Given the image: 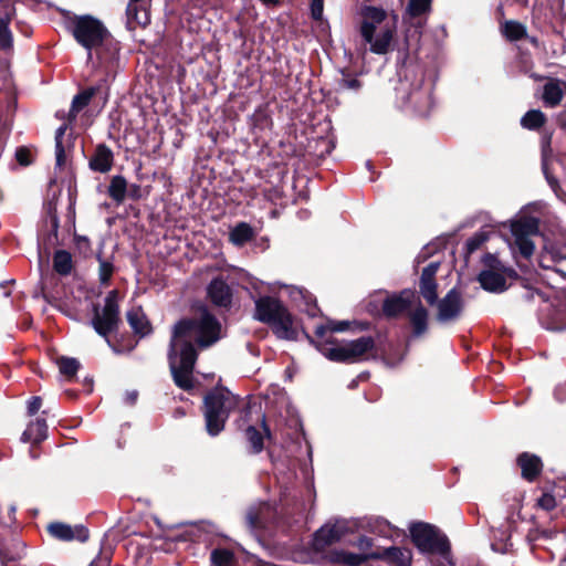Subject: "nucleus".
<instances>
[{"instance_id": "obj_48", "label": "nucleus", "mask_w": 566, "mask_h": 566, "mask_svg": "<svg viewBox=\"0 0 566 566\" xmlns=\"http://www.w3.org/2000/svg\"><path fill=\"white\" fill-rule=\"evenodd\" d=\"M297 293L304 301V307L302 311H304L310 317H316L319 313V308L312 295L305 294L302 290H298Z\"/></svg>"}, {"instance_id": "obj_54", "label": "nucleus", "mask_w": 566, "mask_h": 566, "mask_svg": "<svg viewBox=\"0 0 566 566\" xmlns=\"http://www.w3.org/2000/svg\"><path fill=\"white\" fill-rule=\"evenodd\" d=\"M42 406V400L40 397H32L28 402V412L29 415H35Z\"/></svg>"}, {"instance_id": "obj_15", "label": "nucleus", "mask_w": 566, "mask_h": 566, "mask_svg": "<svg viewBox=\"0 0 566 566\" xmlns=\"http://www.w3.org/2000/svg\"><path fill=\"white\" fill-rule=\"evenodd\" d=\"M211 303L218 307L229 308L232 303V290L222 277H214L207 287Z\"/></svg>"}, {"instance_id": "obj_12", "label": "nucleus", "mask_w": 566, "mask_h": 566, "mask_svg": "<svg viewBox=\"0 0 566 566\" xmlns=\"http://www.w3.org/2000/svg\"><path fill=\"white\" fill-rule=\"evenodd\" d=\"M416 301H419L416 292L412 290H403L398 294L388 296L382 304V311L386 316L395 317L406 313Z\"/></svg>"}, {"instance_id": "obj_49", "label": "nucleus", "mask_w": 566, "mask_h": 566, "mask_svg": "<svg viewBox=\"0 0 566 566\" xmlns=\"http://www.w3.org/2000/svg\"><path fill=\"white\" fill-rule=\"evenodd\" d=\"M13 38L9 25L0 27V50L8 51L12 48Z\"/></svg>"}, {"instance_id": "obj_16", "label": "nucleus", "mask_w": 566, "mask_h": 566, "mask_svg": "<svg viewBox=\"0 0 566 566\" xmlns=\"http://www.w3.org/2000/svg\"><path fill=\"white\" fill-rule=\"evenodd\" d=\"M381 554L379 552L370 553H352L346 549H335L331 553V560L335 564L345 566H360L369 559H379Z\"/></svg>"}, {"instance_id": "obj_9", "label": "nucleus", "mask_w": 566, "mask_h": 566, "mask_svg": "<svg viewBox=\"0 0 566 566\" xmlns=\"http://www.w3.org/2000/svg\"><path fill=\"white\" fill-rule=\"evenodd\" d=\"M410 534L415 545L423 553H449L450 545L447 537L434 526L418 522L410 525Z\"/></svg>"}, {"instance_id": "obj_1", "label": "nucleus", "mask_w": 566, "mask_h": 566, "mask_svg": "<svg viewBox=\"0 0 566 566\" xmlns=\"http://www.w3.org/2000/svg\"><path fill=\"white\" fill-rule=\"evenodd\" d=\"M220 332V323L206 310L199 317L181 319L174 326L168 359L178 387L185 390L193 387L192 371L197 360L195 344L208 347L219 340Z\"/></svg>"}, {"instance_id": "obj_6", "label": "nucleus", "mask_w": 566, "mask_h": 566, "mask_svg": "<svg viewBox=\"0 0 566 566\" xmlns=\"http://www.w3.org/2000/svg\"><path fill=\"white\" fill-rule=\"evenodd\" d=\"M239 402V397L226 388H216L205 397L206 428L210 436H217L224 429L230 412Z\"/></svg>"}, {"instance_id": "obj_46", "label": "nucleus", "mask_w": 566, "mask_h": 566, "mask_svg": "<svg viewBox=\"0 0 566 566\" xmlns=\"http://www.w3.org/2000/svg\"><path fill=\"white\" fill-rule=\"evenodd\" d=\"M245 437L250 442L252 450L254 453H259L263 449V438L260 431L253 427L249 426L245 430Z\"/></svg>"}, {"instance_id": "obj_40", "label": "nucleus", "mask_w": 566, "mask_h": 566, "mask_svg": "<svg viewBox=\"0 0 566 566\" xmlns=\"http://www.w3.org/2000/svg\"><path fill=\"white\" fill-rule=\"evenodd\" d=\"M490 233L491 231L482 229L470 237L465 242L467 253L472 254L479 250L489 240Z\"/></svg>"}, {"instance_id": "obj_44", "label": "nucleus", "mask_w": 566, "mask_h": 566, "mask_svg": "<svg viewBox=\"0 0 566 566\" xmlns=\"http://www.w3.org/2000/svg\"><path fill=\"white\" fill-rule=\"evenodd\" d=\"M14 14V2L12 0H0V27L9 25Z\"/></svg>"}, {"instance_id": "obj_41", "label": "nucleus", "mask_w": 566, "mask_h": 566, "mask_svg": "<svg viewBox=\"0 0 566 566\" xmlns=\"http://www.w3.org/2000/svg\"><path fill=\"white\" fill-rule=\"evenodd\" d=\"M233 554L226 548H217L211 552V563L213 566H231Z\"/></svg>"}, {"instance_id": "obj_30", "label": "nucleus", "mask_w": 566, "mask_h": 566, "mask_svg": "<svg viewBox=\"0 0 566 566\" xmlns=\"http://www.w3.org/2000/svg\"><path fill=\"white\" fill-rule=\"evenodd\" d=\"M97 90L98 87L92 86L74 96L69 114L70 119H74L76 115L90 104Z\"/></svg>"}, {"instance_id": "obj_52", "label": "nucleus", "mask_w": 566, "mask_h": 566, "mask_svg": "<svg viewBox=\"0 0 566 566\" xmlns=\"http://www.w3.org/2000/svg\"><path fill=\"white\" fill-rule=\"evenodd\" d=\"M126 197L133 200H139L143 197V189L138 184H127Z\"/></svg>"}, {"instance_id": "obj_43", "label": "nucleus", "mask_w": 566, "mask_h": 566, "mask_svg": "<svg viewBox=\"0 0 566 566\" xmlns=\"http://www.w3.org/2000/svg\"><path fill=\"white\" fill-rule=\"evenodd\" d=\"M432 0H409L407 12L410 17H420L430 11Z\"/></svg>"}, {"instance_id": "obj_56", "label": "nucleus", "mask_w": 566, "mask_h": 566, "mask_svg": "<svg viewBox=\"0 0 566 566\" xmlns=\"http://www.w3.org/2000/svg\"><path fill=\"white\" fill-rule=\"evenodd\" d=\"M433 245L430 244L424 247L417 258L418 263L424 261L433 252Z\"/></svg>"}, {"instance_id": "obj_11", "label": "nucleus", "mask_w": 566, "mask_h": 566, "mask_svg": "<svg viewBox=\"0 0 566 566\" xmlns=\"http://www.w3.org/2000/svg\"><path fill=\"white\" fill-rule=\"evenodd\" d=\"M437 303V321L440 323H449L458 319L464 306L462 295L455 287L451 289L446 296Z\"/></svg>"}, {"instance_id": "obj_13", "label": "nucleus", "mask_w": 566, "mask_h": 566, "mask_svg": "<svg viewBox=\"0 0 566 566\" xmlns=\"http://www.w3.org/2000/svg\"><path fill=\"white\" fill-rule=\"evenodd\" d=\"M440 266V262L434 261L429 263L421 273L419 289L422 297L429 305L438 302V284L436 282V274Z\"/></svg>"}, {"instance_id": "obj_8", "label": "nucleus", "mask_w": 566, "mask_h": 566, "mask_svg": "<svg viewBox=\"0 0 566 566\" xmlns=\"http://www.w3.org/2000/svg\"><path fill=\"white\" fill-rule=\"evenodd\" d=\"M119 321L117 291L113 290L106 295L102 310H99L98 306L94 307V315L91 324L95 332L103 336L107 344L112 346L108 335L117 329Z\"/></svg>"}, {"instance_id": "obj_21", "label": "nucleus", "mask_w": 566, "mask_h": 566, "mask_svg": "<svg viewBox=\"0 0 566 566\" xmlns=\"http://www.w3.org/2000/svg\"><path fill=\"white\" fill-rule=\"evenodd\" d=\"M517 463L521 467L522 476L528 481L535 480L542 471V461L535 454L524 452L517 458Z\"/></svg>"}, {"instance_id": "obj_63", "label": "nucleus", "mask_w": 566, "mask_h": 566, "mask_svg": "<svg viewBox=\"0 0 566 566\" xmlns=\"http://www.w3.org/2000/svg\"><path fill=\"white\" fill-rule=\"evenodd\" d=\"M559 566H566V557L560 560Z\"/></svg>"}, {"instance_id": "obj_28", "label": "nucleus", "mask_w": 566, "mask_h": 566, "mask_svg": "<svg viewBox=\"0 0 566 566\" xmlns=\"http://www.w3.org/2000/svg\"><path fill=\"white\" fill-rule=\"evenodd\" d=\"M551 142H552V137L548 136V135L544 136L542 138V143H541V146H542V169H543V172H544L545 178H546L547 182L549 184V186L552 188H555V187L558 186V181L549 172V161H551V158H552Z\"/></svg>"}, {"instance_id": "obj_58", "label": "nucleus", "mask_w": 566, "mask_h": 566, "mask_svg": "<svg viewBox=\"0 0 566 566\" xmlns=\"http://www.w3.org/2000/svg\"><path fill=\"white\" fill-rule=\"evenodd\" d=\"M75 240L78 249L84 250L90 248V241L86 237H76Z\"/></svg>"}, {"instance_id": "obj_2", "label": "nucleus", "mask_w": 566, "mask_h": 566, "mask_svg": "<svg viewBox=\"0 0 566 566\" xmlns=\"http://www.w3.org/2000/svg\"><path fill=\"white\" fill-rule=\"evenodd\" d=\"M63 24L76 43L86 51L87 63L94 69H102L106 75L115 72L119 43L101 20L90 14L66 12L63 15Z\"/></svg>"}, {"instance_id": "obj_47", "label": "nucleus", "mask_w": 566, "mask_h": 566, "mask_svg": "<svg viewBox=\"0 0 566 566\" xmlns=\"http://www.w3.org/2000/svg\"><path fill=\"white\" fill-rule=\"evenodd\" d=\"M517 249L520 254L525 259H528L534 252V242L531 238H514V249Z\"/></svg>"}, {"instance_id": "obj_20", "label": "nucleus", "mask_w": 566, "mask_h": 566, "mask_svg": "<svg viewBox=\"0 0 566 566\" xmlns=\"http://www.w3.org/2000/svg\"><path fill=\"white\" fill-rule=\"evenodd\" d=\"M344 531L339 525H324L314 534V545L316 548H324L342 538Z\"/></svg>"}, {"instance_id": "obj_5", "label": "nucleus", "mask_w": 566, "mask_h": 566, "mask_svg": "<svg viewBox=\"0 0 566 566\" xmlns=\"http://www.w3.org/2000/svg\"><path fill=\"white\" fill-rule=\"evenodd\" d=\"M254 317L272 328L276 337L294 340L297 338V327L287 308L276 298L262 296L255 301Z\"/></svg>"}, {"instance_id": "obj_24", "label": "nucleus", "mask_w": 566, "mask_h": 566, "mask_svg": "<svg viewBox=\"0 0 566 566\" xmlns=\"http://www.w3.org/2000/svg\"><path fill=\"white\" fill-rule=\"evenodd\" d=\"M48 436V424L45 419L38 418L35 421L29 423L23 431L21 440L23 442L40 443Z\"/></svg>"}, {"instance_id": "obj_34", "label": "nucleus", "mask_w": 566, "mask_h": 566, "mask_svg": "<svg viewBox=\"0 0 566 566\" xmlns=\"http://www.w3.org/2000/svg\"><path fill=\"white\" fill-rule=\"evenodd\" d=\"M347 322H339V323H328L327 325L325 324H319L317 326H315V329H314V333H315V336L318 338V339H324L327 332H343L347 328ZM306 335V338L310 340L311 344L313 345H317V343H323L322 340H314V338L312 336H310L308 334H305ZM328 339H326L324 343H326Z\"/></svg>"}, {"instance_id": "obj_14", "label": "nucleus", "mask_w": 566, "mask_h": 566, "mask_svg": "<svg viewBox=\"0 0 566 566\" xmlns=\"http://www.w3.org/2000/svg\"><path fill=\"white\" fill-rule=\"evenodd\" d=\"M51 536L60 541H78L85 542L88 539V531L83 525L71 526L64 523H51L48 526Z\"/></svg>"}, {"instance_id": "obj_19", "label": "nucleus", "mask_w": 566, "mask_h": 566, "mask_svg": "<svg viewBox=\"0 0 566 566\" xmlns=\"http://www.w3.org/2000/svg\"><path fill=\"white\" fill-rule=\"evenodd\" d=\"M566 88V83L551 78L543 88V102L548 107L557 106L563 97Z\"/></svg>"}, {"instance_id": "obj_57", "label": "nucleus", "mask_w": 566, "mask_h": 566, "mask_svg": "<svg viewBox=\"0 0 566 566\" xmlns=\"http://www.w3.org/2000/svg\"><path fill=\"white\" fill-rule=\"evenodd\" d=\"M138 392L136 390L127 391L125 395V402L128 405H134L137 400Z\"/></svg>"}, {"instance_id": "obj_50", "label": "nucleus", "mask_w": 566, "mask_h": 566, "mask_svg": "<svg viewBox=\"0 0 566 566\" xmlns=\"http://www.w3.org/2000/svg\"><path fill=\"white\" fill-rule=\"evenodd\" d=\"M537 505L545 510V511H551L553 509H555L556 506V500L555 497L549 494V493H544L542 494V496L537 500Z\"/></svg>"}, {"instance_id": "obj_37", "label": "nucleus", "mask_w": 566, "mask_h": 566, "mask_svg": "<svg viewBox=\"0 0 566 566\" xmlns=\"http://www.w3.org/2000/svg\"><path fill=\"white\" fill-rule=\"evenodd\" d=\"M545 120L546 117L543 112L539 109H531L521 118V125L526 129L534 130L542 127Z\"/></svg>"}, {"instance_id": "obj_64", "label": "nucleus", "mask_w": 566, "mask_h": 566, "mask_svg": "<svg viewBox=\"0 0 566 566\" xmlns=\"http://www.w3.org/2000/svg\"><path fill=\"white\" fill-rule=\"evenodd\" d=\"M112 348H113V350H114L115 353H120V350H119V349H117L115 346H112Z\"/></svg>"}, {"instance_id": "obj_39", "label": "nucleus", "mask_w": 566, "mask_h": 566, "mask_svg": "<svg viewBox=\"0 0 566 566\" xmlns=\"http://www.w3.org/2000/svg\"><path fill=\"white\" fill-rule=\"evenodd\" d=\"M67 129L66 124L61 125L55 132V160L56 166L62 167L65 163V148L63 139Z\"/></svg>"}, {"instance_id": "obj_27", "label": "nucleus", "mask_w": 566, "mask_h": 566, "mask_svg": "<svg viewBox=\"0 0 566 566\" xmlns=\"http://www.w3.org/2000/svg\"><path fill=\"white\" fill-rule=\"evenodd\" d=\"M381 557L379 559H387L395 566H410L411 552L400 547H389L379 552Z\"/></svg>"}, {"instance_id": "obj_35", "label": "nucleus", "mask_w": 566, "mask_h": 566, "mask_svg": "<svg viewBox=\"0 0 566 566\" xmlns=\"http://www.w3.org/2000/svg\"><path fill=\"white\" fill-rule=\"evenodd\" d=\"M73 268L71 253L65 250H57L53 255V269L60 275H67Z\"/></svg>"}, {"instance_id": "obj_26", "label": "nucleus", "mask_w": 566, "mask_h": 566, "mask_svg": "<svg viewBox=\"0 0 566 566\" xmlns=\"http://www.w3.org/2000/svg\"><path fill=\"white\" fill-rule=\"evenodd\" d=\"M409 319L413 337H420L427 332L428 311L420 303H418V306L409 313Z\"/></svg>"}, {"instance_id": "obj_61", "label": "nucleus", "mask_w": 566, "mask_h": 566, "mask_svg": "<svg viewBox=\"0 0 566 566\" xmlns=\"http://www.w3.org/2000/svg\"><path fill=\"white\" fill-rule=\"evenodd\" d=\"M57 226H59L57 218H56V217H53V218H52V227H53V229H54V230H56V229H57Z\"/></svg>"}, {"instance_id": "obj_32", "label": "nucleus", "mask_w": 566, "mask_h": 566, "mask_svg": "<svg viewBox=\"0 0 566 566\" xmlns=\"http://www.w3.org/2000/svg\"><path fill=\"white\" fill-rule=\"evenodd\" d=\"M127 181L120 176H113L108 186V196L116 202L122 203L126 199Z\"/></svg>"}, {"instance_id": "obj_22", "label": "nucleus", "mask_w": 566, "mask_h": 566, "mask_svg": "<svg viewBox=\"0 0 566 566\" xmlns=\"http://www.w3.org/2000/svg\"><path fill=\"white\" fill-rule=\"evenodd\" d=\"M479 282L481 286L489 292L501 293L506 290L505 277L501 273L492 270L482 271L479 274Z\"/></svg>"}, {"instance_id": "obj_38", "label": "nucleus", "mask_w": 566, "mask_h": 566, "mask_svg": "<svg viewBox=\"0 0 566 566\" xmlns=\"http://www.w3.org/2000/svg\"><path fill=\"white\" fill-rule=\"evenodd\" d=\"M502 32L511 41H517L525 36V27L516 21H506L502 27Z\"/></svg>"}, {"instance_id": "obj_29", "label": "nucleus", "mask_w": 566, "mask_h": 566, "mask_svg": "<svg viewBox=\"0 0 566 566\" xmlns=\"http://www.w3.org/2000/svg\"><path fill=\"white\" fill-rule=\"evenodd\" d=\"M271 513V505L269 503H262L256 510L250 509L247 514V523L251 530H258L264 526L268 517Z\"/></svg>"}, {"instance_id": "obj_51", "label": "nucleus", "mask_w": 566, "mask_h": 566, "mask_svg": "<svg viewBox=\"0 0 566 566\" xmlns=\"http://www.w3.org/2000/svg\"><path fill=\"white\" fill-rule=\"evenodd\" d=\"M360 553H370L374 552L371 548L374 546V541L367 536H360L354 544Z\"/></svg>"}, {"instance_id": "obj_45", "label": "nucleus", "mask_w": 566, "mask_h": 566, "mask_svg": "<svg viewBox=\"0 0 566 566\" xmlns=\"http://www.w3.org/2000/svg\"><path fill=\"white\" fill-rule=\"evenodd\" d=\"M99 262L98 277L102 285H108L111 277L114 273V265L112 262L102 259L101 254L97 255Z\"/></svg>"}, {"instance_id": "obj_59", "label": "nucleus", "mask_w": 566, "mask_h": 566, "mask_svg": "<svg viewBox=\"0 0 566 566\" xmlns=\"http://www.w3.org/2000/svg\"><path fill=\"white\" fill-rule=\"evenodd\" d=\"M108 565H109V558L107 556L97 557L94 560H92V563L90 564V566H108Z\"/></svg>"}, {"instance_id": "obj_7", "label": "nucleus", "mask_w": 566, "mask_h": 566, "mask_svg": "<svg viewBox=\"0 0 566 566\" xmlns=\"http://www.w3.org/2000/svg\"><path fill=\"white\" fill-rule=\"evenodd\" d=\"M375 342L370 336H361L349 342L334 344L332 340L317 343V350L326 358L339 363H356L365 359L374 349Z\"/></svg>"}, {"instance_id": "obj_42", "label": "nucleus", "mask_w": 566, "mask_h": 566, "mask_svg": "<svg viewBox=\"0 0 566 566\" xmlns=\"http://www.w3.org/2000/svg\"><path fill=\"white\" fill-rule=\"evenodd\" d=\"M57 364H59L60 373L67 378L75 376V374L77 373V370L80 368V363L75 358L61 357L57 360Z\"/></svg>"}, {"instance_id": "obj_10", "label": "nucleus", "mask_w": 566, "mask_h": 566, "mask_svg": "<svg viewBox=\"0 0 566 566\" xmlns=\"http://www.w3.org/2000/svg\"><path fill=\"white\" fill-rule=\"evenodd\" d=\"M539 319L547 329H566V293H556L551 300L545 301L539 310Z\"/></svg>"}, {"instance_id": "obj_31", "label": "nucleus", "mask_w": 566, "mask_h": 566, "mask_svg": "<svg viewBox=\"0 0 566 566\" xmlns=\"http://www.w3.org/2000/svg\"><path fill=\"white\" fill-rule=\"evenodd\" d=\"M363 527L382 537L391 536L394 531L392 525L387 520L379 516L367 518Z\"/></svg>"}, {"instance_id": "obj_53", "label": "nucleus", "mask_w": 566, "mask_h": 566, "mask_svg": "<svg viewBox=\"0 0 566 566\" xmlns=\"http://www.w3.org/2000/svg\"><path fill=\"white\" fill-rule=\"evenodd\" d=\"M323 3L324 0H312L311 2V14L314 20H319L323 15Z\"/></svg>"}, {"instance_id": "obj_36", "label": "nucleus", "mask_w": 566, "mask_h": 566, "mask_svg": "<svg viewBox=\"0 0 566 566\" xmlns=\"http://www.w3.org/2000/svg\"><path fill=\"white\" fill-rule=\"evenodd\" d=\"M142 0H129L126 12L129 19L138 24L146 25L149 22L147 10L139 3Z\"/></svg>"}, {"instance_id": "obj_60", "label": "nucleus", "mask_w": 566, "mask_h": 566, "mask_svg": "<svg viewBox=\"0 0 566 566\" xmlns=\"http://www.w3.org/2000/svg\"><path fill=\"white\" fill-rule=\"evenodd\" d=\"M17 158H18L19 163H21L23 165L28 164V161L25 160V150L24 149H19L17 151Z\"/></svg>"}, {"instance_id": "obj_18", "label": "nucleus", "mask_w": 566, "mask_h": 566, "mask_svg": "<svg viewBox=\"0 0 566 566\" xmlns=\"http://www.w3.org/2000/svg\"><path fill=\"white\" fill-rule=\"evenodd\" d=\"M113 163L114 155L112 149L105 144H99L90 159V168L94 171L105 174L112 169Z\"/></svg>"}, {"instance_id": "obj_33", "label": "nucleus", "mask_w": 566, "mask_h": 566, "mask_svg": "<svg viewBox=\"0 0 566 566\" xmlns=\"http://www.w3.org/2000/svg\"><path fill=\"white\" fill-rule=\"evenodd\" d=\"M254 235L253 229L247 222L238 223L230 232V241L238 247L249 242Z\"/></svg>"}, {"instance_id": "obj_23", "label": "nucleus", "mask_w": 566, "mask_h": 566, "mask_svg": "<svg viewBox=\"0 0 566 566\" xmlns=\"http://www.w3.org/2000/svg\"><path fill=\"white\" fill-rule=\"evenodd\" d=\"M511 232L514 238H531L538 232V220L531 217H522L511 224Z\"/></svg>"}, {"instance_id": "obj_25", "label": "nucleus", "mask_w": 566, "mask_h": 566, "mask_svg": "<svg viewBox=\"0 0 566 566\" xmlns=\"http://www.w3.org/2000/svg\"><path fill=\"white\" fill-rule=\"evenodd\" d=\"M127 322L136 334L146 336L151 332V326L140 307H133L127 312Z\"/></svg>"}, {"instance_id": "obj_62", "label": "nucleus", "mask_w": 566, "mask_h": 566, "mask_svg": "<svg viewBox=\"0 0 566 566\" xmlns=\"http://www.w3.org/2000/svg\"><path fill=\"white\" fill-rule=\"evenodd\" d=\"M494 260H495V259H494V256H493V255H491V254H488V255L485 256V263H488L489 261H494Z\"/></svg>"}, {"instance_id": "obj_3", "label": "nucleus", "mask_w": 566, "mask_h": 566, "mask_svg": "<svg viewBox=\"0 0 566 566\" xmlns=\"http://www.w3.org/2000/svg\"><path fill=\"white\" fill-rule=\"evenodd\" d=\"M399 76L395 88L397 101L402 107L426 116L432 107L433 83L426 78L424 67L419 63L406 64Z\"/></svg>"}, {"instance_id": "obj_4", "label": "nucleus", "mask_w": 566, "mask_h": 566, "mask_svg": "<svg viewBox=\"0 0 566 566\" xmlns=\"http://www.w3.org/2000/svg\"><path fill=\"white\" fill-rule=\"evenodd\" d=\"M361 15L360 34L369 44L370 52L386 54L390 50L394 39L395 22L388 18L384 9L371 6L365 7Z\"/></svg>"}, {"instance_id": "obj_17", "label": "nucleus", "mask_w": 566, "mask_h": 566, "mask_svg": "<svg viewBox=\"0 0 566 566\" xmlns=\"http://www.w3.org/2000/svg\"><path fill=\"white\" fill-rule=\"evenodd\" d=\"M512 523L506 520L497 528H492L491 547L494 552L505 554L512 547L511 543Z\"/></svg>"}, {"instance_id": "obj_55", "label": "nucleus", "mask_w": 566, "mask_h": 566, "mask_svg": "<svg viewBox=\"0 0 566 566\" xmlns=\"http://www.w3.org/2000/svg\"><path fill=\"white\" fill-rule=\"evenodd\" d=\"M340 85L344 88L357 91L360 88L361 83L357 78H344Z\"/></svg>"}]
</instances>
